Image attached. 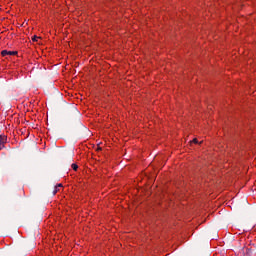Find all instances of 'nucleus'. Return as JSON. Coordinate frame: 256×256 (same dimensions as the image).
Masks as SVG:
<instances>
[{"label":"nucleus","instance_id":"f257e3e1","mask_svg":"<svg viewBox=\"0 0 256 256\" xmlns=\"http://www.w3.org/2000/svg\"><path fill=\"white\" fill-rule=\"evenodd\" d=\"M1 55L2 57H7V55L14 56L17 55V51L2 50Z\"/></svg>","mask_w":256,"mask_h":256},{"label":"nucleus","instance_id":"f03ea898","mask_svg":"<svg viewBox=\"0 0 256 256\" xmlns=\"http://www.w3.org/2000/svg\"><path fill=\"white\" fill-rule=\"evenodd\" d=\"M5 143H7V136L0 134V147H5Z\"/></svg>","mask_w":256,"mask_h":256},{"label":"nucleus","instance_id":"7ed1b4c3","mask_svg":"<svg viewBox=\"0 0 256 256\" xmlns=\"http://www.w3.org/2000/svg\"><path fill=\"white\" fill-rule=\"evenodd\" d=\"M61 189H63V184H58L54 187V190H53V195H57V193H59V191H61Z\"/></svg>","mask_w":256,"mask_h":256},{"label":"nucleus","instance_id":"20e7f679","mask_svg":"<svg viewBox=\"0 0 256 256\" xmlns=\"http://www.w3.org/2000/svg\"><path fill=\"white\" fill-rule=\"evenodd\" d=\"M71 168L73 169V171H77L79 169V166L77 164L73 163L71 165Z\"/></svg>","mask_w":256,"mask_h":256},{"label":"nucleus","instance_id":"39448f33","mask_svg":"<svg viewBox=\"0 0 256 256\" xmlns=\"http://www.w3.org/2000/svg\"><path fill=\"white\" fill-rule=\"evenodd\" d=\"M39 36H33L32 37V41H33V43H37L38 41H39Z\"/></svg>","mask_w":256,"mask_h":256},{"label":"nucleus","instance_id":"423d86ee","mask_svg":"<svg viewBox=\"0 0 256 256\" xmlns=\"http://www.w3.org/2000/svg\"><path fill=\"white\" fill-rule=\"evenodd\" d=\"M192 143H199V140H197V138H194L193 140H192Z\"/></svg>","mask_w":256,"mask_h":256},{"label":"nucleus","instance_id":"0eeeda50","mask_svg":"<svg viewBox=\"0 0 256 256\" xmlns=\"http://www.w3.org/2000/svg\"><path fill=\"white\" fill-rule=\"evenodd\" d=\"M5 147L4 146H0V151L2 150V149H4Z\"/></svg>","mask_w":256,"mask_h":256}]
</instances>
